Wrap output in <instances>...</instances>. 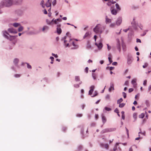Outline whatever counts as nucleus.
<instances>
[{
  "label": "nucleus",
  "mask_w": 151,
  "mask_h": 151,
  "mask_svg": "<svg viewBox=\"0 0 151 151\" xmlns=\"http://www.w3.org/2000/svg\"><path fill=\"white\" fill-rule=\"evenodd\" d=\"M122 95L123 96V97L125 99L127 97V94L126 93H125L124 92H122Z\"/></svg>",
  "instance_id": "nucleus-48"
},
{
  "label": "nucleus",
  "mask_w": 151,
  "mask_h": 151,
  "mask_svg": "<svg viewBox=\"0 0 151 151\" xmlns=\"http://www.w3.org/2000/svg\"><path fill=\"white\" fill-rule=\"evenodd\" d=\"M102 122L104 124L106 122V119L105 117L103 115H102Z\"/></svg>",
  "instance_id": "nucleus-23"
},
{
  "label": "nucleus",
  "mask_w": 151,
  "mask_h": 151,
  "mask_svg": "<svg viewBox=\"0 0 151 151\" xmlns=\"http://www.w3.org/2000/svg\"><path fill=\"white\" fill-rule=\"evenodd\" d=\"M96 74L94 73H92V78L94 80H95L96 79Z\"/></svg>",
  "instance_id": "nucleus-34"
},
{
  "label": "nucleus",
  "mask_w": 151,
  "mask_h": 151,
  "mask_svg": "<svg viewBox=\"0 0 151 151\" xmlns=\"http://www.w3.org/2000/svg\"><path fill=\"white\" fill-rule=\"evenodd\" d=\"M111 19L108 18L106 16V24L109 23L111 22Z\"/></svg>",
  "instance_id": "nucleus-25"
},
{
  "label": "nucleus",
  "mask_w": 151,
  "mask_h": 151,
  "mask_svg": "<svg viewBox=\"0 0 151 151\" xmlns=\"http://www.w3.org/2000/svg\"><path fill=\"white\" fill-rule=\"evenodd\" d=\"M104 109L107 111H109L111 110V109L109 107H105L104 108Z\"/></svg>",
  "instance_id": "nucleus-37"
},
{
  "label": "nucleus",
  "mask_w": 151,
  "mask_h": 151,
  "mask_svg": "<svg viewBox=\"0 0 151 151\" xmlns=\"http://www.w3.org/2000/svg\"><path fill=\"white\" fill-rule=\"evenodd\" d=\"M47 78H43V79L42 80V81L43 82H47Z\"/></svg>",
  "instance_id": "nucleus-51"
},
{
  "label": "nucleus",
  "mask_w": 151,
  "mask_h": 151,
  "mask_svg": "<svg viewBox=\"0 0 151 151\" xmlns=\"http://www.w3.org/2000/svg\"><path fill=\"white\" fill-rule=\"evenodd\" d=\"M75 80L77 82L80 81V77L79 76H76L75 78Z\"/></svg>",
  "instance_id": "nucleus-26"
},
{
  "label": "nucleus",
  "mask_w": 151,
  "mask_h": 151,
  "mask_svg": "<svg viewBox=\"0 0 151 151\" xmlns=\"http://www.w3.org/2000/svg\"><path fill=\"white\" fill-rule=\"evenodd\" d=\"M145 116V114L144 113H142L139 115V117L140 118H143Z\"/></svg>",
  "instance_id": "nucleus-33"
},
{
  "label": "nucleus",
  "mask_w": 151,
  "mask_h": 151,
  "mask_svg": "<svg viewBox=\"0 0 151 151\" xmlns=\"http://www.w3.org/2000/svg\"><path fill=\"white\" fill-rule=\"evenodd\" d=\"M57 32L58 35H60L62 32V29L60 27L57 28Z\"/></svg>",
  "instance_id": "nucleus-22"
},
{
  "label": "nucleus",
  "mask_w": 151,
  "mask_h": 151,
  "mask_svg": "<svg viewBox=\"0 0 151 151\" xmlns=\"http://www.w3.org/2000/svg\"><path fill=\"white\" fill-rule=\"evenodd\" d=\"M82 148V147L81 145H79L78 147V150L79 151L81 150Z\"/></svg>",
  "instance_id": "nucleus-52"
},
{
  "label": "nucleus",
  "mask_w": 151,
  "mask_h": 151,
  "mask_svg": "<svg viewBox=\"0 0 151 151\" xmlns=\"http://www.w3.org/2000/svg\"><path fill=\"white\" fill-rule=\"evenodd\" d=\"M8 32L12 34H17V31L12 28H9L8 30Z\"/></svg>",
  "instance_id": "nucleus-9"
},
{
  "label": "nucleus",
  "mask_w": 151,
  "mask_h": 151,
  "mask_svg": "<svg viewBox=\"0 0 151 151\" xmlns=\"http://www.w3.org/2000/svg\"><path fill=\"white\" fill-rule=\"evenodd\" d=\"M115 25V24L114 23H111L110 24V27H113Z\"/></svg>",
  "instance_id": "nucleus-53"
},
{
  "label": "nucleus",
  "mask_w": 151,
  "mask_h": 151,
  "mask_svg": "<svg viewBox=\"0 0 151 151\" xmlns=\"http://www.w3.org/2000/svg\"><path fill=\"white\" fill-rule=\"evenodd\" d=\"M56 4V0H54L52 2V5L53 6H55Z\"/></svg>",
  "instance_id": "nucleus-49"
},
{
  "label": "nucleus",
  "mask_w": 151,
  "mask_h": 151,
  "mask_svg": "<svg viewBox=\"0 0 151 151\" xmlns=\"http://www.w3.org/2000/svg\"><path fill=\"white\" fill-rule=\"evenodd\" d=\"M88 67H86L85 68V71L86 73H87L88 72Z\"/></svg>",
  "instance_id": "nucleus-64"
},
{
  "label": "nucleus",
  "mask_w": 151,
  "mask_h": 151,
  "mask_svg": "<svg viewBox=\"0 0 151 151\" xmlns=\"http://www.w3.org/2000/svg\"><path fill=\"white\" fill-rule=\"evenodd\" d=\"M147 83V80H145L144 81L143 83V85L144 86H146V85Z\"/></svg>",
  "instance_id": "nucleus-55"
},
{
  "label": "nucleus",
  "mask_w": 151,
  "mask_h": 151,
  "mask_svg": "<svg viewBox=\"0 0 151 151\" xmlns=\"http://www.w3.org/2000/svg\"><path fill=\"white\" fill-rule=\"evenodd\" d=\"M133 59L131 55L129 54L127 56V63L128 65H130L133 62Z\"/></svg>",
  "instance_id": "nucleus-6"
},
{
  "label": "nucleus",
  "mask_w": 151,
  "mask_h": 151,
  "mask_svg": "<svg viewBox=\"0 0 151 151\" xmlns=\"http://www.w3.org/2000/svg\"><path fill=\"white\" fill-rule=\"evenodd\" d=\"M115 6H116V7L118 11H120L121 10V9L120 8V7L119 4L118 3H116L115 4Z\"/></svg>",
  "instance_id": "nucleus-30"
},
{
  "label": "nucleus",
  "mask_w": 151,
  "mask_h": 151,
  "mask_svg": "<svg viewBox=\"0 0 151 151\" xmlns=\"http://www.w3.org/2000/svg\"><path fill=\"white\" fill-rule=\"evenodd\" d=\"M95 88V87L94 86H91L90 87V91H94V89Z\"/></svg>",
  "instance_id": "nucleus-41"
},
{
  "label": "nucleus",
  "mask_w": 151,
  "mask_h": 151,
  "mask_svg": "<svg viewBox=\"0 0 151 151\" xmlns=\"http://www.w3.org/2000/svg\"><path fill=\"white\" fill-rule=\"evenodd\" d=\"M133 118L135 119V121L137 118V114L136 113H134L133 115Z\"/></svg>",
  "instance_id": "nucleus-42"
},
{
  "label": "nucleus",
  "mask_w": 151,
  "mask_h": 151,
  "mask_svg": "<svg viewBox=\"0 0 151 151\" xmlns=\"http://www.w3.org/2000/svg\"><path fill=\"white\" fill-rule=\"evenodd\" d=\"M145 104L147 107H149L150 106V104L149 101L148 100H146L145 101Z\"/></svg>",
  "instance_id": "nucleus-29"
},
{
  "label": "nucleus",
  "mask_w": 151,
  "mask_h": 151,
  "mask_svg": "<svg viewBox=\"0 0 151 151\" xmlns=\"http://www.w3.org/2000/svg\"><path fill=\"white\" fill-rule=\"evenodd\" d=\"M108 59H109V61L110 63V64L112 62V61L111 60V58L110 57H109Z\"/></svg>",
  "instance_id": "nucleus-60"
},
{
  "label": "nucleus",
  "mask_w": 151,
  "mask_h": 151,
  "mask_svg": "<svg viewBox=\"0 0 151 151\" xmlns=\"http://www.w3.org/2000/svg\"><path fill=\"white\" fill-rule=\"evenodd\" d=\"M74 87L76 88H78L80 86H79V84H74L73 85Z\"/></svg>",
  "instance_id": "nucleus-46"
},
{
  "label": "nucleus",
  "mask_w": 151,
  "mask_h": 151,
  "mask_svg": "<svg viewBox=\"0 0 151 151\" xmlns=\"http://www.w3.org/2000/svg\"><path fill=\"white\" fill-rule=\"evenodd\" d=\"M105 29V27L102 26L100 24H97L93 28V31L96 34H101Z\"/></svg>",
  "instance_id": "nucleus-3"
},
{
  "label": "nucleus",
  "mask_w": 151,
  "mask_h": 151,
  "mask_svg": "<svg viewBox=\"0 0 151 151\" xmlns=\"http://www.w3.org/2000/svg\"><path fill=\"white\" fill-rule=\"evenodd\" d=\"M107 49L108 51H109L111 48V46H109L108 44H107Z\"/></svg>",
  "instance_id": "nucleus-62"
},
{
  "label": "nucleus",
  "mask_w": 151,
  "mask_h": 151,
  "mask_svg": "<svg viewBox=\"0 0 151 151\" xmlns=\"http://www.w3.org/2000/svg\"><path fill=\"white\" fill-rule=\"evenodd\" d=\"M116 130L115 128H107L102 130L101 132V134H104L105 133L111 132L115 131Z\"/></svg>",
  "instance_id": "nucleus-5"
},
{
  "label": "nucleus",
  "mask_w": 151,
  "mask_h": 151,
  "mask_svg": "<svg viewBox=\"0 0 151 151\" xmlns=\"http://www.w3.org/2000/svg\"><path fill=\"white\" fill-rule=\"evenodd\" d=\"M111 14L114 15H116L117 14V11L115 9H111Z\"/></svg>",
  "instance_id": "nucleus-19"
},
{
  "label": "nucleus",
  "mask_w": 151,
  "mask_h": 151,
  "mask_svg": "<svg viewBox=\"0 0 151 151\" xmlns=\"http://www.w3.org/2000/svg\"><path fill=\"white\" fill-rule=\"evenodd\" d=\"M52 55L54 56L55 58H57L58 57V56L57 54H55L53 53H52Z\"/></svg>",
  "instance_id": "nucleus-57"
},
{
  "label": "nucleus",
  "mask_w": 151,
  "mask_h": 151,
  "mask_svg": "<svg viewBox=\"0 0 151 151\" xmlns=\"http://www.w3.org/2000/svg\"><path fill=\"white\" fill-rule=\"evenodd\" d=\"M13 4V0H3L0 3V9L9 7Z\"/></svg>",
  "instance_id": "nucleus-1"
},
{
  "label": "nucleus",
  "mask_w": 151,
  "mask_h": 151,
  "mask_svg": "<svg viewBox=\"0 0 151 151\" xmlns=\"http://www.w3.org/2000/svg\"><path fill=\"white\" fill-rule=\"evenodd\" d=\"M96 125V123L94 122H93L91 123L90 125L91 127H94Z\"/></svg>",
  "instance_id": "nucleus-61"
},
{
  "label": "nucleus",
  "mask_w": 151,
  "mask_h": 151,
  "mask_svg": "<svg viewBox=\"0 0 151 151\" xmlns=\"http://www.w3.org/2000/svg\"><path fill=\"white\" fill-rule=\"evenodd\" d=\"M2 33L3 37L10 41H12L16 37L15 36H12L9 35L6 31H3Z\"/></svg>",
  "instance_id": "nucleus-4"
},
{
  "label": "nucleus",
  "mask_w": 151,
  "mask_h": 151,
  "mask_svg": "<svg viewBox=\"0 0 151 151\" xmlns=\"http://www.w3.org/2000/svg\"><path fill=\"white\" fill-rule=\"evenodd\" d=\"M23 13L22 11L20 9H17L14 12V14L15 16H21Z\"/></svg>",
  "instance_id": "nucleus-8"
},
{
  "label": "nucleus",
  "mask_w": 151,
  "mask_h": 151,
  "mask_svg": "<svg viewBox=\"0 0 151 151\" xmlns=\"http://www.w3.org/2000/svg\"><path fill=\"white\" fill-rule=\"evenodd\" d=\"M45 5L47 7H50L51 6V4L50 2V0H47V2L45 3Z\"/></svg>",
  "instance_id": "nucleus-20"
},
{
  "label": "nucleus",
  "mask_w": 151,
  "mask_h": 151,
  "mask_svg": "<svg viewBox=\"0 0 151 151\" xmlns=\"http://www.w3.org/2000/svg\"><path fill=\"white\" fill-rule=\"evenodd\" d=\"M61 22L62 21V19H57L55 20L54 21V23L55 24H58V22H57V21Z\"/></svg>",
  "instance_id": "nucleus-28"
},
{
  "label": "nucleus",
  "mask_w": 151,
  "mask_h": 151,
  "mask_svg": "<svg viewBox=\"0 0 151 151\" xmlns=\"http://www.w3.org/2000/svg\"><path fill=\"white\" fill-rule=\"evenodd\" d=\"M110 96L109 94L107 95L106 96V99H110Z\"/></svg>",
  "instance_id": "nucleus-59"
},
{
  "label": "nucleus",
  "mask_w": 151,
  "mask_h": 151,
  "mask_svg": "<svg viewBox=\"0 0 151 151\" xmlns=\"http://www.w3.org/2000/svg\"><path fill=\"white\" fill-rule=\"evenodd\" d=\"M94 94L93 95V96H91V97H95V96H96L98 94V92L97 91H94Z\"/></svg>",
  "instance_id": "nucleus-36"
},
{
  "label": "nucleus",
  "mask_w": 151,
  "mask_h": 151,
  "mask_svg": "<svg viewBox=\"0 0 151 151\" xmlns=\"http://www.w3.org/2000/svg\"><path fill=\"white\" fill-rule=\"evenodd\" d=\"M19 27L18 28V31L19 32H20L22 31L24 29L23 27L20 25L19 26Z\"/></svg>",
  "instance_id": "nucleus-27"
},
{
  "label": "nucleus",
  "mask_w": 151,
  "mask_h": 151,
  "mask_svg": "<svg viewBox=\"0 0 151 151\" xmlns=\"http://www.w3.org/2000/svg\"><path fill=\"white\" fill-rule=\"evenodd\" d=\"M83 114H76V116L77 117H80L82 116Z\"/></svg>",
  "instance_id": "nucleus-50"
},
{
  "label": "nucleus",
  "mask_w": 151,
  "mask_h": 151,
  "mask_svg": "<svg viewBox=\"0 0 151 151\" xmlns=\"http://www.w3.org/2000/svg\"><path fill=\"white\" fill-rule=\"evenodd\" d=\"M132 26L133 27L134 29H136L137 28V25L135 21H134V19L133 21L131 23Z\"/></svg>",
  "instance_id": "nucleus-15"
},
{
  "label": "nucleus",
  "mask_w": 151,
  "mask_h": 151,
  "mask_svg": "<svg viewBox=\"0 0 151 151\" xmlns=\"http://www.w3.org/2000/svg\"><path fill=\"white\" fill-rule=\"evenodd\" d=\"M110 86L109 89V91L110 92H111L112 89L113 90H114V84L112 82H111L110 83Z\"/></svg>",
  "instance_id": "nucleus-17"
},
{
  "label": "nucleus",
  "mask_w": 151,
  "mask_h": 151,
  "mask_svg": "<svg viewBox=\"0 0 151 151\" xmlns=\"http://www.w3.org/2000/svg\"><path fill=\"white\" fill-rule=\"evenodd\" d=\"M49 29V27L46 25L44 26L42 28V31L44 32H47Z\"/></svg>",
  "instance_id": "nucleus-14"
},
{
  "label": "nucleus",
  "mask_w": 151,
  "mask_h": 151,
  "mask_svg": "<svg viewBox=\"0 0 151 151\" xmlns=\"http://www.w3.org/2000/svg\"><path fill=\"white\" fill-rule=\"evenodd\" d=\"M86 48L87 49H89L91 48V45L89 41H88L87 42V44L86 45Z\"/></svg>",
  "instance_id": "nucleus-21"
},
{
  "label": "nucleus",
  "mask_w": 151,
  "mask_h": 151,
  "mask_svg": "<svg viewBox=\"0 0 151 151\" xmlns=\"http://www.w3.org/2000/svg\"><path fill=\"white\" fill-rule=\"evenodd\" d=\"M11 68L12 70L14 71L15 72L16 71V68L14 66H11Z\"/></svg>",
  "instance_id": "nucleus-44"
},
{
  "label": "nucleus",
  "mask_w": 151,
  "mask_h": 151,
  "mask_svg": "<svg viewBox=\"0 0 151 151\" xmlns=\"http://www.w3.org/2000/svg\"><path fill=\"white\" fill-rule=\"evenodd\" d=\"M123 101V99L122 98H120L117 101V103L118 104L121 103Z\"/></svg>",
  "instance_id": "nucleus-32"
},
{
  "label": "nucleus",
  "mask_w": 151,
  "mask_h": 151,
  "mask_svg": "<svg viewBox=\"0 0 151 151\" xmlns=\"http://www.w3.org/2000/svg\"><path fill=\"white\" fill-rule=\"evenodd\" d=\"M125 85L128 86L129 85V82L128 81H126L125 82L124 84Z\"/></svg>",
  "instance_id": "nucleus-63"
},
{
  "label": "nucleus",
  "mask_w": 151,
  "mask_h": 151,
  "mask_svg": "<svg viewBox=\"0 0 151 151\" xmlns=\"http://www.w3.org/2000/svg\"><path fill=\"white\" fill-rule=\"evenodd\" d=\"M114 112L116 113H119V110L117 108H116L114 110Z\"/></svg>",
  "instance_id": "nucleus-56"
},
{
  "label": "nucleus",
  "mask_w": 151,
  "mask_h": 151,
  "mask_svg": "<svg viewBox=\"0 0 151 151\" xmlns=\"http://www.w3.org/2000/svg\"><path fill=\"white\" fill-rule=\"evenodd\" d=\"M136 78L133 79L131 81V83L133 85V87L135 88L137 86V83H136Z\"/></svg>",
  "instance_id": "nucleus-13"
},
{
  "label": "nucleus",
  "mask_w": 151,
  "mask_h": 151,
  "mask_svg": "<svg viewBox=\"0 0 151 151\" xmlns=\"http://www.w3.org/2000/svg\"><path fill=\"white\" fill-rule=\"evenodd\" d=\"M15 27H17L19 26H20V24L19 23H14L12 24Z\"/></svg>",
  "instance_id": "nucleus-24"
},
{
  "label": "nucleus",
  "mask_w": 151,
  "mask_h": 151,
  "mask_svg": "<svg viewBox=\"0 0 151 151\" xmlns=\"http://www.w3.org/2000/svg\"><path fill=\"white\" fill-rule=\"evenodd\" d=\"M148 63H145L144 65L142 66L143 68H146L148 65Z\"/></svg>",
  "instance_id": "nucleus-47"
},
{
  "label": "nucleus",
  "mask_w": 151,
  "mask_h": 151,
  "mask_svg": "<svg viewBox=\"0 0 151 151\" xmlns=\"http://www.w3.org/2000/svg\"><path fill=\"white\" fill-rule=\"evenodd\" d=\"M140 132H139L138 134H143L144 135H145V131H144L143 132H141V129H139Z\"/></svg>",
  "instance_id": "nucleus-39"
},
{
  "label": "nucleus",
  "mask_w": 151,
  "mask_h": 151,
  "mask_svg": "<svg viewBox=\"0 0 151 151\" xmlns=\"http://www.w3.org/2000/svg\"><path fill=\"white\" fill-rule=\"evenodd\" d=\"M119 104V107L121 108H122L124 107L125 105V104L124 103H120Z\"/></svg>",
  "instance_id": "nucleus-31"
},
{
  "label": "nucleus",
  "mask_w": 151,
  "mask_h": 151,
  "mask_svg": "<svg viewBox=\"0 0 151 151\" xmlns=\"http://www.w3.org/2000/svg\"><path fill=\"white\" fill-rule=\"evenodd\" d=\"M61 40L62 41H63V46L65 48L70 47L72 45V42H74L71 39L68 40L67 36L62 37Z\"/></svg>",
  "instance_id": "nucleus-2"
},
{
  "label": "nucleus",
  "mask_w": 151,
  "mask_h": 151,
  "mask_svg": "<svg viewBox=\"0 0 151 151\" xmlns=\"http://www.w3.org/2000/svg\"><path fill=\"white\" fill-rule=\"evenodd\" d=\"M95 45L98 47L99 50H101L103 47V44L101 42H99V44L96 43Z\"/></svg>",
  "instance_id": "nucleus-16"
},
{
  "label": "nucleus",
  "mask_w": 151,
  "mask_h": 151,
  "mask_svg": "<svg viewBox=\"0 0 151 151\" xmlns=\"http://www.w3.org/2000/svg\"><path fill=\"white\" fill-rule=\"evenodd\" d=\"M122 22V18L119 17L118 18L116 21V24L117 26H119Z\"/></svg>",
  "instance_id": "nucleus-12"
},
{
  "label": "nucleus",
  "mask_w": 151,
  "mask_h": 151,
  "mask_svg": "<svg viewBox=\"0 0 151 151\" xmlns=\"http://www.w3.org/2000/svg\"><path fill=\"white\" fill-rule=\"evenodd\" d=\"M26 64H27V68H28L29 69H31L32 68L31 66L28 63H26Z\"/></svg>",
  "instance_id": "nucleus-43"
},
{
  "label": "nucleus",
  "mask_w": 151,
  "mask_h": 151,
  "mask_svg": "<svg viewBox=\"0 0 151 151\" xmlns=\"http://www.w3.org/2000/svg\"><path fill=\"white\" fill-rule=\"evenodd\" d=\"M116 47L119 52L121 51L120 42L119 39L117 40Z\"/></svg>",
  "instance_id": "nucleus-10"
},
{
  "label": "nucleus",
  "mask_w": 151,
  "mask_h": 151,
  "mask_svg": "<svg viewBox=\"0 0 151 151\" xmlns=\"http://www.w3.org/2000/svg\"><path fill=\"white\" fill-rule=\"evenodd\" d=\"M148 31L147 30H145L144 31V32H143V33L141 34V36H145L147 32Z\"/></svg>",
  "instance_id": "nucleus-45"
},
{
  "label": "nucleus",
  "mask_w": 151,
  "mask_h": 151,
  "mask_svg": "<svg viewBox=\"0 0 151 151\" xmlns=\"http://www.w3.org/2000/svg\"><path fill=\"white\" fill-rule=\"evenodd\" d=\"M46 22L47 23V24L49 25H52V24L51 23V21L48 19H47L46 20Z\"/></svg>",
  "instance_id": "nucleus-35"
},
{
  "label": "nucleus",
  "mask_w": 151,
  "mask_h": 151,
  "mask_svg": "<svg viewBox=\"0 0 151 151\" xmlns=\"http://www.w3.org/2000/svg\"><path fill=\"white\" fill-rule=\"evenodd\" d=\"M119 143H116L115 147L113 148V150L114 151H116L117 150V145H119Z\"/></svg>",
  "instance_id": "nucleus-38"
},
{
  "label": "nucleus",
  "mask_w": 151,
  "mask_h": 151,
  "mask_svg": "<svg viewBox=\"0 0 151 151\" xmlns=\"http://www.w3.org/2000/svg\"><path fill=\"white\" fill-rule=\"evenodd\" d=\"M23 0H14L13 1V3L15 5H19L22 4Z\"/></svg>",
  "instance_id": "nucleus-11"
},
{
  "label": "nucleus",
  "mask_w": 151,
  "mask_h": 151,
  "mask_svg": "<svg viewBox=\"0 0 151 151\" xmlns=\"http://www.w3.org/2000/svg\"><path fill=\"white\" fill-rule=\"evenodd\" d=\"M89 33L88 32H87L84 35V36H83V38L85 39L86 37H87L88 36H89Z\"/></svg>",
  "instance_id": "nucleus-40"
},
{
  "label": "nucleus",
  "mask_w": 151,
  "mask_h": 151,
  "mask_svg": "<svg viewBox=\"0 0 151 151\" xmlns=\"http://www.w3.org/2000/svg\"><path fill=\"white\" fill-rule=\"evenodd\" d=\"M72 43V45L74 47H71V50H75L78 49V46L77 45L75 44L74 43V42Z\"/></svg>",
  "instance_id": "nucleus-18"
},
{
  "label": "nucleus",
  "mask_w": 151,
  "mask_h": 151,
  "mask_svg": "<svg viewBox=\"0 0 151 151\" xmlns=\"http://www.w3.org/2000/svg\"><path fill=\"white\" fill-rule=\"evenodd\" d=\"M21 76V75L18 74H16L14 75V76L16 78H19Z\"/></svg>",
  "instance_id": "nucleus-54"
},
{
  "label": "nucleus",
  "mask_w": 151,
  "mask_h": 151,
  "mask_svg": "<svg viewBox=\"0 0 151 151\" xmlns=\"http://www.w3.org/2000/svg\"><path fill=\"white\" fill-rule=\"evenodd\" d=\"M104 147H105V148L106 149H108L109 147V145L107 144H106L105 145Z\"/></svg>",
  "instance_id": "nucleus-58"
},
{
  "label": "nucleus",
  "mask_w": 151,
  "mask_h": 151,
  "mask_svg": "<svg viewBox=\"0 0 151 151\" xmlns=\"http://www.w3.org/2000/svg\"><path fill=\"white\" fill-rule=\"evenodd\" d=\"M19 62V59L18 58H15L13 60V63L16 67L17 68H20L19 66L18 65V63Z\"/></svg>",
  "instance_id": "nucleus-7"
}]
</instances>
